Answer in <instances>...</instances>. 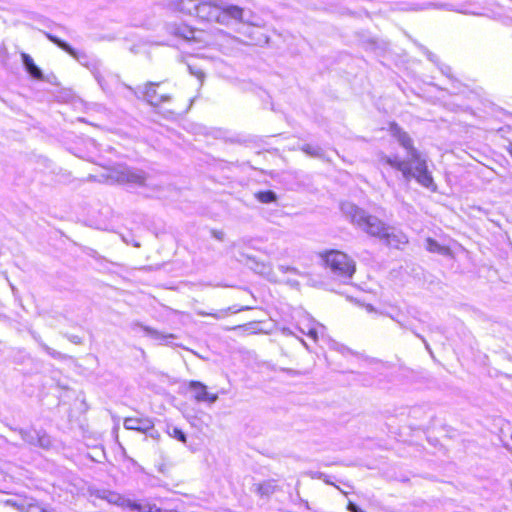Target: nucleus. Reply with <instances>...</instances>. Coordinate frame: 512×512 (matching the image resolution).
Segmentation results:
<instances>
[{
  "label": "nucleus",
  "mask_w": 512,
  "mask_h": 512,
  "mask_svg": "<svg viewBox=\"0 0 512 512\" xmlns=\"http://www.w3.org/2000/svg\"><path fill=\"white\" fill-rule=\"evenodd\" d=\"M389 131L407 151L408 158L401 160L397 155L389 156L382 153L379 155V162L400 171L406 181H410L413 178L421 186L435 191L436 185L431 173L428 171L427 161L414 147L413 140L409 134L395 122L390 123Z\"/></svg>",
  "instance_id": "f257e3e1"
},
{
  "label": "nucleus",
  "mask_w": 512,
  "mask_h": 512,
  "mask_svg": "<svg viewBox=\"0 0 512 512\" xmlns=\"http://www.w3.org/2000/svg\"><path fill=\"white\" fill-rule=\"evenodd\" d=\"M341 211L354 227L371 237L379 238L386 229V223L384 221L377 216L369 214L366 210L353 203H342Z\"/></svg>",
  "instance_id": "f03ea898"
},
{
  "label": "nucleus",
  "mask_w": 512,
  "mask_h": 512,
  "mask_svg": "<svg viewBox=\"0 0 512 512\" xmlns=\"http://www.w3.org/2000/svg\"><path fill=\"white\" fill-rule=\"evenodd\" d=\"M146 180L147 174L143 170L126 165H116L108 168L98 179L99 182L107 184H129L134 186H144Z\"/></svg>",
  "instance_id": "7ed1b4c3"
},
{
  "label": "nucleus",
  "mask_w": 512,
  "mask_h": 512,
  "mask_svg": "<svg viewBox=\"0 0 512 512\" xmlns=\"http://www.w3.org/2000/svg\"><path fill=\"white\" fill-rule=\"evenodd\" d=\"M326 266L333 276L347 283L356 271V262L346 253L339 250H330L322 254Z\"/></svg>",
  "instance_id": "20e7f679"
},
{
  "label": "nucleus",
  "mask_w": 512,
  "mask_h": 512,
  "mask_svg": "<svg viewBox=\"0 0 512 512\" xmlns=\"http://www.w3.org/2000/svg\"><path fill=\"white\" fill-rule=\"evenodd\" d=\"M379 239L383 241L384 244H386L387 246L396 249H401L409 242L408 237L404 232L396 230L395 228L390 227L387 224L383 235H380Z\"/></svg>",
  "instance_id": "39448f33"
},
{
  "label": "nucleus",
  "mask_w": 512,
  "mask_h": 512,
  "mask_svg": "<svg viewBox=\"0 0 512 512\" xmlns=\"http://www.w3.org/2000/svg\"><path fill=\"white\" fill-rule=\"evenodd\" d=\"M244 9L237 5L221 4L218 24L229 26L232 21L243 22Z\"/></svg>",
  "instance_id": "423d86ee"
},
{
  "label": "nucleus",
  "mask_w": 512,
  "mask_h": 512,
  "mask_svg": "<svg viewBox=\"0 0 512 512\" xmlns=\"http://www.w3.org/2000/svg\"><path fill=\"white\" fill-rule=\"evenodd\" d=\"M160 84L149 82L145 86L144 98L152 106H158L164 102H168L171 99L169 93L160 90Z\"/></svg>",
  "instance_id": "0eeeda50"
},
{
  "label": "nucleus",
  "mask_w": 512,
  "mask_h": 512,
  "mask_svg": "<svg viewBox=\"0 0 512 512\" xmlns=\"http://www.w3.org/2000/svg\"><path fill=\"white\" fill-rule=\"evenodd\" d=\"M220 5L211 1L198 2L194 14L203 20L218 23Z\"/></svg>",
  "instance_id": "6e6552de"
},
{
  "label": "nucleus",
  "mask_w": 512,
  "mask_h": 512,
  "mask_svg": "<svg viewBox=\"0 0 512 512\" xmlns=\"http://www.w3.org/2000/svg\"><path fill=\"white\" fill-rule=\"evenodd\" d=\"M188 388L194 394V399L197 402L215 403L218 400L216 393L208 392L207 386L200 381H190Z\"/></svg>",
  "instance_id": "1a4fd4ad"
},
{
  "label": "nucleus",
  "mask_w": 512,
  "mask_h": 512,
  "mask_svg": "<svg viewBox=\"0 0 512 512\" xmlns=\"http://www.w3.org/2000/svg\"><path fill=\"white\" fill-rule=\"evenodd\" d=\"M19 433L22 440L29 445L39 446L45 449L51 446V440L45 433L36 430H20Z\"/></svg>",
  "instance_id": "9d476101"
},
{
  "label": "nucleus",
  "mask_w": 512,
  "mask_h": 512,
  "mask_svg": "<svg viewBox=\"0 0 512 512\" xmlns=\"http://www.w3.org/2000/svg\"><path fill=\"white\" fill-rule=\"evenodd\" d=\"M123 426L127 430H136L142 433H148L153 430L154 423L148 418L127 417L124 419Z\"/></svg>",
  "instance_id": "9b49d317"
},
{
  "label": "nucleus",
  "mask_w": 512,
  "mask_h": 512,
  "mask_svg": "<svg viewBox=\"0 0 512 512\" xmlns=\"http://www.w3.org/2000/svg\"><path fill=\"white\" fill-rule=\"evenodd\" d=\"M95 497L106 500L110 504H114L121 507H128L129 499H125L122 495L117 492L110 490H97L94 492Z\"/></svg>",
  "instance_id": "f8f14e48"
},
{
  "label": "nucleus",
  "mask_w": 512,
  "mask_h": 512,
  "mask_svg": "<svg viewBox=\"0 0 512 512\" xmlns=\"http://www.w3.org/2000/svg\"><path fill=\"white\" fill-rule=\"evenodd\" d=\"M21 58L23 65L26 71L35 79L42 80L43 73L42 71L35 65L32 57L26 53H21Z\"/></svg>",
  "instance_id": "ddd939ff"
},
{
  "label": "nucleus",
  "mask_w": 512,
  "mask_h": 512,
  "mask_svg": "<svg viewBox=\"0 0 512 512\" xmlns=\"http://www.w3.org/2000/svg\"><path fill=\"white\" fill-rule=\"evenodd\" d=\"M171 5L179 12L192 15L195 13L197 2L195 0H172Z\"/></svg>",
  "instance_id": "4468645a"
},
{
  "label": "nucleus",
  "mask_w": 512,
  "mask_h": 512,
  "mask_svg": "<svg viewBox=\"0 0 512 512\" xmlns=\"http://www.w3.org/2000/svg\"><path fill=\"white\" fill-rule=\"evenodd\" d=\"M254 491L260 496H270L277 489V484L275 480H267L263 483H258L254 485Z\"/></svg>",
  "instance_id": "2eb2a0df"
},
{
  "label": "nucleus",
  "mask_w": 512,
  "mask_h": 512,
  "mask_svg": "<svg viewBox=\"0 0 512 512\" xmlns=\"http://www.w3.org/2000/svg\"><path fill=\"white\" fill-rule=\"evenodd\" d=\"M47 38L53 42L54 44H56L59 48H61L62 50L66 51L68 54H70L72 57L76 58L77 57V52L75 51L74 48H72L69 44H67L66 42L62 41L61 39L57 38L56 36H53L51 34H47Z\"/></svg>",
  "instance_id": "dca6fc26"
},
{
  "label": "nucleus",
  "mask_w": 512,
  "mask_h": 512,
  "mask_svg": "<svg viewBox=\"0 0 512 512\" xmlns=\"http://www.w3.org/2000/svg\"><path fill=\"white\" fill-rule=\"evenodd\" d=\"M426 248L430 252L439 253L441 255H446L449 252L447 247L441 246L437 241L432 238H428L426 240Z\"/></svg>",
  "instance_id": "f3484780"
},
{
  "label": "nucleus",
  "mask_w": 512,
  "mask_h": 512,
  "mask_svg": "<svg viewBox=\"0 0 512 512\" xmlns=\"http://www.w3.org/2000/svg\"><path fill=\"white\" fill-rule=\"evenodd\" d=\"M140 326L146 332V334L148 336H150L151 338H153L155 340H166L168 338H174V336L172 334L164 335V334L160 333L159 331L152 329L148 326H143V325H140Z\"/></svg>",
  "instance_id": "a211bd4d"
},
{
  "label": "nucleus",
  "mask_w": 512,
  "mask_h": 512,
  "mask_svg": "<svg viewBox=\"0 0 512 512\" xmlns=\"http://www.w3.org/2000/svg\"><path fill=\"white\" fill-rule=\"evenodd\" d=\"M173 33L177 36H180L186 40H191L194 38V30H192L189 27H178L176 28Z\"/></svg>",
  "instance_id": "6ab92c4d"
},
{
  "label": "nucleus",
  "mask_w": 512,
  "mask_h": 512,
  "mask_svg": "<svg viewBox=\"0 0 512 512\" xmlns=\"http://www.w3.org/2000/svg\"><path fill=\"white\" fill-rule=\"evenodd\" d=\"M167 433L169 434V436L177 439L178 441H180L182 443L187 442L186 435L184 434V432L182 430H180L177 427L168 428Z\"/></svg>",
  "instance_id": "aec40b11"
},
{
  "label": "nucleus",
  "mask_w": 512,
  "mask_h": 512,
  "mask_svg": "<svg viewBox=\"0 0 512 512\" xmlns=\"http://www.w3.org/2000/svg\"><path fill=\"white\" fill-rule=\"evenodd\" d=\"M256 197L262 203H271L276 201V195L272 191L259 192Z\"/></svg>",
  "instance_id": "412c9836"
},
{
  "label": "nucleus",
  "mask_w": 512,
  "mask_h": 512,
  "mask_svg": "<svg viewBox=\"0 0 512 512\" xmlns=\"http://www.w3.org/2000/svg\"><path fill=\"white\" fill-rule=\"evenodd\" d=\"M301 150L311 157H321L322 151L319 147H314L310 144H305L301 147Z\"/></svg>",
  "instance_id": "4be33fe9"
},
{
  "label": "nucleus",
  "mask_w": 512,
  "mask_h": 512,
  "mask_svg": "<svg viewBox=\"0 0 512 512\" xmlns=\"http://www.w3.org/2000/svg\"><path fill=\"white\" fill-rule=\"evenodd\" d=\"M25 508L21 512H43L44 508L35 501H24Z\"/></svg>",
  "instance_id": "5701e85b"
},
{
  "label": "nucleus",
  "mask_w": 512,
  "mask_h": 512,
  "mask_svg": "<svg viewBox=\"0 0 512 512\" xmlns=\"http://www.w3.org/2000/svg\"><path fill=\"white\" fill-rule=\"evenodd\" d=\"M5 504L8 505V506L15 507L19 511H22L25 508V502L24 501L18 503L16 501L12 500V499H8V500L5 501Z\"/></svg>",
  "instance_id": "b1692460"
},
{
  "label": "nucleus",
  "mask_w": 512,
  "mask_h": 512,
  "mask_svg": "<svg viewBox=\"0 0 512 512\" xmlns=\"http://www.w3.org/2000/svg\"><path fill=\"white\" fill-rule=\"evenodd\" d=\"M191 74L195 75L198 79L202 80L204 78V72L199 69H194L191 65L188 66Z\"/></svg>",
  "instance_id": "393cba45"
},
{
  "label": "nucleus",
  "mask_w": 512,
  "mask_h": 512,
  "mask_svg": "<svg viewBox=\"0 0 512 512\" xmlns=\"http://www.w3.org/2000/svg\"><path fill=\"white\" fill-rule=\"evenodd\" d=\"M279 270L283 273H287V272H291V273H295V274L299 273L296 268L289 267V266H283V265L279 266Z\"/></svg>",
  "instance_id": "a878e982"
},
{
  "label": "nucleus",
  "mask_w": 512,
  "mask_h": 512,
  "mask_svg": "<svg viewBox=\"0 0 512 512\" xmlns=\"http://www.w3.org/2000/svg\"><path fill=\"white\" fill-rule=\"evenodd\" d=\"M415 336L418 337L423 343L427 351L431 352V348L427 340L419 333L414 332Z\"/></svg>",
  "instance_id": "bb28decb"
},
{
  "label": "nucleus",
  "mask_w": 512,
  "mask_h": 512,
  "mask_svg": "<svg viewBox=\"0 0 512 512\" xmlns=\"http://www.w3.org/2000/svg\"><path fill=\"white\" fill-rule=\"evenodd\" d=\"M348 510H349L350 512H364V511H362V510H361V509H360L356 504H354V503H352V502H350V503L348 504Z\"/></svg>",
  "instance_id": "cd10ccee"
},
{
  "label": "nucleus",
  "mask_w": 512,
  "mask_h": 512,
  "mask_svg": "<svg viewBox=\"0 0 512 512\" xmlns=\"http://www.w3.org/2000/svg\"><path fill=\"white\" fill-rule=\"evenodd\" d=\"M213 236L220 240V241H223L224 240V232L223 231H213L212 232Z\"/></svg>",
  "instance_id": "c85d7f7f"
},
{
  "label": "nucleus",
  "mask_w": 512,
  "mask_h": 512,
  "mask_svg": "<svg viewBox=\"0 0 512 512\" xmlns=\"http://www.w3.org/2000/svg\"><path fill=\"white\" fill-rule=\"evenodd\" d=\"M307 335H308L310 338H312L313 340H315V341H316V340H317V338H318L317 331H316V329H314V328L310 329V330L308 331Z\"/></svg>",
  "instance_id": "c756f323"
},
{
  "label": "nucleus",
  "mask_w": 512,
  "mask_h": 512,
  "mask_svg": "<svg viewBox=\"0 0 512 512\" xmlns=\"http://www.w3.org/2000/svg\"><path fill=\"white\" fill-rule=\"evenodd\" d=\"M197 313H198V315H201V316L209 315L208 313H205V312H203V311H198ZM210 315H211V316H213V317H217V315H216V314H210Z\"/></svg>",
  "instance_id": "7c9ffc66"
},
{
  "label": "nucleus",
  "mask_w": 512,
  "mask_h": 512,
  "mask_svg": "<svg viewBox=\"0 0 512 512\" xmlns=\"http://www.w3.org/2000/svg\"><path fill=\"white\" fill-rule=\"evenodd\" d=\"M151 437H158V434L157 435H154L153 433L150 434Z\"/></svg>",
  "instance_id": "2f4dec72"
},
{
  "label": "nucleus",
  "mask_w": 512,
  "mask_h": 512,
  "mask_svg": "<svg viewBox=\"0 0 512 512\" xmlns=\"http://www.w3.org/2000/svg\"><path fill=\"white\" fill-rule=\"evenodd\" d=\"M43 512H53V511L44 509Z\"/></svg>",
  "instance_id": "473e14b6"
},
{
  "label": "nucleus",
  "mask_w": 512,
  "mask_h": 512,
  "mask_svg": "<svg viewBox=\"0 0 512 512\" xmlns=\"http://www.w3.org/2000/svg\"><path fill=\"white\" fill-rule=\"evenodd\" d=\"M510 155H511V157H512V149L510 150Z\"/></svg>",
  "instance_id": "72a5a7b5"
}]
</instances>
